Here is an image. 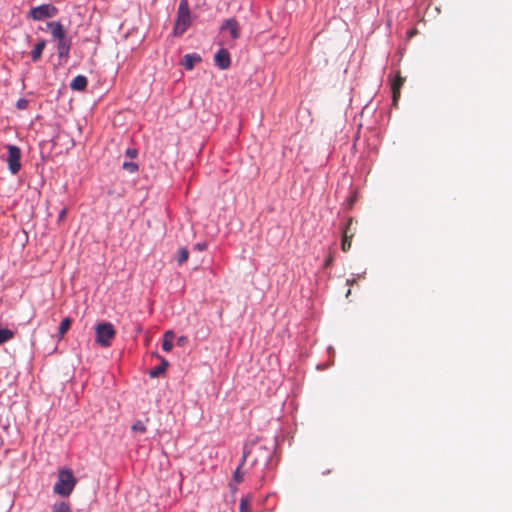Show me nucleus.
Segmentation results:
<instances>
[{
	"label": "nucleus",
	"instance_id": "f257e3e1",
	"mask_svg": "<svg viewBox=\"0 0 512 512\" xmlns=\"http://www.w3.org/2000/svg\"><path fill=\"white\" fill-rule=\"evenodd\" d=\"M77 480L70 469H59L58 479L53 487L55 494L68 497L76 486Z\"/></svg>",
	"mask_w": 512,
	"mask_h": 512
},
{
	"label": "nucleus",
	"instance_id": "f03ea898",
	"mask_svg": "<svg viewBox=\"0 0 512 512\" xmlns=\"http://www.w3.org/2000/svg\"><path fill=\"white\" fill-rule=\"evenodd\" d=\"M47 26L51 30L52 38L57 41V53L60 58H67L71 47L70 40L65 35V30L60 22H49Z\"/></svg>",
	"mask_w": 512,
	"mask_h": 512
},
{
	"label": "nucleus",
	"instance_id": "7ed1b4c3",
	"mask_svg": "<svg viewBox=\"0 0 512 512\" xmlns=\"http://www.w3.org/2000/svg\"><path fill=\"white\" fill-rule=\"evenodd\" d=\"M191 25V12L188 0H181L177 10V18L173 33L175 36L183 35Z\"/></svg>",
	"mask_w": 512,
	"mask_h": 512
},
{
	"label": "nucleus",
	"instance_id": "20e7f679",
	"mask_svg": "<svg viewBox=\"0 0 512 512\" xmlns=\"http://www.w3.org/2000/svg\"><path fill=\"white\" fill-rule=\"evenodd\" d=\"M96 342L102 347H109L111 341L115 338L116 330L112 323L101 322L95 327Z\"/></svg>",
	"mask_w": 512,
	"mask_h": 512
},
{
	"label": "nucleus",
	"instance_id": "39448f33",
	"mask_svg": "<svg viewBox=\"0 0 512 512\" xmlns=\"http://www.w3.org/2000/svg\"><path fill=\"white\" fill-rule=\"evenodd\" d=\"M58 14V9L52 4H43L32 7L29 11V17L35 21L54 17Z\"/></svg>",
	"mask_w": 512,
	"mask_h": 512
},
{
	"label": "nucleus",
	"instance_id": "423d86ee",
	"mask_svg": "<svg viewBox=\"0 0 512 512\" xmlns=\"http://www.w3.org/2000/svg\"><path fill=\"white\" fill-rule=\"evenodd\" d=\"M7 164L9 171L16 175L21 169V150L15 145H8Z\"/></svg>",
	"mask_w": 512,
	"mask_h": 512
},
{
	"label": "nucleus",
	"instance_id": "0eeeda50",
	"mask_svg": "<svg viewBox=\"0 0 512 512\" xmlns=\"http://www.w3.org/2000/svg\"><path fill=\"white\" fill-rule=\"evenodd\" d=\"M355 231L354 221L352 218H349L342 233L341 249L344 252H347L351 248V242L355 235Z\"/></svg>",
	"mask_w": 512,
	"mask_h": 512
},
{
	"label": "nucleus",
	"instance_id": "6e6552de",
	"mask_svg": "<svg viewBox=\"0 0 512 512\" xmlns=\"http://www.w3.org/2000/svg\"><path fill=\"white\" fill-rule=\"evenodd\" d=\"M221 30H228L231 38L234 40L240 37V25L234 18L226 19L221 26Z\"/></svg>",
	"mask_w": 512,
	"mask_h": 512
},
{
	"label": "nucleus",
	"instance_id": "1a4fd4ad",
	"mask_svg": "<svg viewBox=\"0 0 512 512\" xmlns=\"http://www.w3.org/2000/svg\"><path fill=\"white\" fill-rule=\"evenodd\" d=\"M215 65L221 70L228 69L231 65L230 54L226 49H220L214 57Z\"/></svg>",
	"mask_w": 512,
	"mask_h": 512
},
{
	"label": "nucleus",
	"instance_id": "9d476101",
	"mask_svg": "<svg viewBox=\"0 0 512 512\" xmlns=\"http://www.w3.org/2000/svg\"><path fill=\"white\" fill-rule=\"evenodd\" d=\"M404 82H405V78L402 77L400 73H397L392 82V85H391L392 97H393L394 104L397 103V101L400 97V90H401V87L403 86Z\"/></svg>",
	"mask_w": 512,
	"mask_h": 512
},
{
	"label": "nucleus",
	"instance_id": "9b49d317",
	"mask_svg": "<svg viewBox=\"0 0 512 512\" xmlns=\"http://www.w3.org/2000/svg\"><path fill=\"white\" fill-rule=\"evenodd\" d=\"M199 62H201V57L198 54H186L181 60V65L187 70H192Z\"/></svg>",
	"mask_w": 512,
	"mask_h": 512
},
{
	"label": "nucleus",
	"instance_id": "f8f14e48",
	"mask_svg": "<svg viewBox=\"0 0 512 512\" xmlns=\"http://www.w3.org/2000/svg\"><path fill=\"white\" fill-rule=\"evenodd\" d=\"M45 46H46L45 39L38 40V42L35 44L34 48L30 52L31 59L33 62H38L41 59Z\"/></svg>",
	"mask_w": 512,
	"mask_h": 512
},
{
	"label": "nucleus",
	"instance_id": "ddd939ff",
	"mask_svg": "<svg viewBox=\"0 0 512 512\" xmlns=\"http://www.w3.org/2000/svg\"><path fill=\"white\" fill-rule=\"evenodd\" d=\"M88 84V80L83 75L76 76L70 83V88L75 91H83Z\"/></svg>",
	"mask_w": 512,
	"mask_h": 512
},
{
	"label": "nucleus",
	"instance_id": "4468645a",
	"mask_svg": "<svg viewBox=\"0 0 512 512\" xmlns=\"http://www.w3.org/2000/svg\"><path fill=\"white\" fill-rule=\"evenodd\" d=\"M168 366H169V362L166 359L161 358V363L149 371V376L151 378L159 377L161 374H163L166 371Z\"/></svg>",
	"mask_w": 512,
	"mask_h": 512
},
{
	"label": "nucleus",
	"instance_id": "2eb2a0df",
	"mask_svg": "<svg viewBox=\"0 0 512 512\" xmlns=\"http://www.w3.org/2000/svg\"><path fill=\"white\" fill-rule=\"evenodd\" d=\"M174 338V334L172 331H166L164 334L163 342H162V348L164 351L169 352L171 351L173 344L172 340Z\"/></svg>",
	"mask_w": 512,
	"mask_h": 512
},
{
	"label": "nucleus",
	"instance_id": "dca6fc26",
	"mask_svg": "<svg viewBox=\"0 0 512 512\" xmlns=\"http://www.w3.org/2000/svg\"><path fill=\"white\" fill-rule=\"evenodd\" d=\"M71 324H72V320L69 317H66L61 321L59 330H58V336L60 339L63 338L64 335L66 334V332L70 329Z\"/></svg>",
	"mask_w": 512,
	"mask_h": 512
},
{
	"label": "nucleus",
	"instance_id": "f3484780",
	"mask_svg": "<svg viewBox=\"0 0 512 512\" xmlns=\"http://www.w3.org/2000/svg\"><path fill=\"white\" fill-rule=\"evenodd\" d=\"M247 457H248V452L244 451V454H243V457H242V461H241V465L234 472L233 478H234V480L237 483H241L243 481V475L244 474L241 471V466L243 465V463L245 462Z\"/></svg>",
	"mask_w": 512,
	"mask_h": 512
},
{
	"label": "nucleus",
	"instance_id": "a211bd4d",
	"mask_svg": "<svg viewBox=\"0 0 512 512\" xmlns=\"http://www.w3.org/2000/svg\"><path fill=\"white\" fill-rule=\"evenodd\" d=\"M14 337V332L8 328H0V345L11 340Z\"/></svg>",
	"mask_w": 512,
	"mask_h": 512
},
{
	"label": "nucleus",
	"instance_id": "6ab92c4d",
	"mask_svg": "<svg viewBox=\"0 0 512 512\" xmlns=\"http://www.w3.org/2000/svg\"><path fill=\"white\" fill-rule=\"evenodd\" d=\"M53 512H71V507L66 502H59L53 505Z\"/></svg>",
	"mask_w": 512,
	"mask_h": 512
},
{
	"label": "nucleus",
	"instance_id": "aec40b11",
	"mask_svg": "<svg viewBox=\"0 0 512 512\" xmlns=\"http://www.w3.org/2000/svg\"><path fill=\"white\" fill-rule=\"evenodd\" d=\"M189 251L186 248H180L177 254V262L179 265L185 263L188 260Z\"/></svg>",
	"mask_w": 512,
	"mask_h": 512
},
{
	"label": "nucleus",
	"instance_id": "412c9836",
	"mask_svg": "<svg viewBox=\"0 0 512 512\" xmlns=\"http://www.w3.org/2000/svg\"><path fill=\"white\" fill-rule=\"evenodd\" d=\"M132 431L136 433H145L146 432V426L142 421H136L132 425Z\"/></svg>",
	"mask_w": 512,
	"mask_h": 512
},
{
	"label": "nucleus",
	"instance_id": "4be33fe9",
	"mask_svg": "<svg viewBox=\"0 0 512 512\" xmlns=\"http://www.w3.org/2000/svg\"><path fill=\"white\" fill-rule=\"evenodd\" d=\"M123 168L130 173H134L138 170V165L134 162H124Z\"/></svg>",
	"mask_w": 512,
	"mask_h": 512
},
{
	"label": "nucleus",
	"instance_id": "5701e85b",
	"mask_svg": "<svg viewBox=\"0 0 512 512\" xmlns=\"http://www.w3.org/2000/svg\"><path fill=\"white\" fill-rule=\"evenodd\" d=\"M240 512H250V502L247 498H242L240 501Z\"/></svg>",
	"mask_w": 512,
	"mask_h": 512
},
{
	"label": "nucleus",
	"instance_id": "b1692460",
	"mask_svg": "<svg viewBox=\"0 0 512 512\" xmlns=\"http://www.w3.org/2000/svg\"><path fill=\"white\" fill-rule=\"evenodd\" d=\"M207 249V243L206 242H201V243H197L193 246V251H199V252H202V251H205Z\"/></svg>",
	"mask_w": 512,
	"mask_h": 512
},
{
	"label": "nucleus",
	"instance_id": "393cba45",
	"mask_svg": "<svg viewBox=\"0 0 512 512\" xmlns=\"http://www.w3.org/2000/svg\"><path fill=\"white\" fill-rule=\"evenodd\" d=\"M332 263H333V255L330 253L324 261V267L325 268L330 267L332 265Z\"/></svg>",
	"mask_w": 512,
	"mask_h": 512
},
{
	"label": "nucleus",
	"instance_id": "a878e982",
	"mask_svg": "<svg viewBox=\"0 0 512 512\" xmlns=\"http://www.w3.org/2000/svg\"><path fill=\"white\" fill-rule=\"evenodd\" d=\"M66 215H67V209H66V208H63V209L60 211L59 215H58V221H59V222L63 221V220L65 219Z\"/></svg>",
	"mask_w": 512,
	"mask_h": 512
},
{
	"label": "nucleus",
	"instance_id": "bb28decb",
	"mask_svg": "<svg viewBox=\"0 0 512 512\" xmlns=\"http://www.w3.org/2000/svg\"><path fill=\"white\" fill-rule=\"evenodd\" d=\"M126 155L131 157V158H134L137 156V151L135 149H127L126 150Z\"/></svg>",
	"mask_w": 512,
	"mask_h": 512
},
{
	"label": "nucleus",
	"instance_id": "cd10ccee",
	"mask_svg": "<svg viewBox=\"0 0 512 512\" xmlns=\"http://www.w3.org/2000/svg\"><path fill=\"white\" fill-rule=\"evenodd\" d=\"M25 105H26V101L25 100H19L18 103H17L18 108H24Z\"/></svg>",
	"mask_w": 512,
	"mask_h": 512
},
{
	"label": "nucleus",
	"instance_id": "c85d7f7f",
	"mask_svg": "<svg viewBox=\"0 0 512 512\" xmlns=\"http://www.w3.org/2000/svg\"><path fill=\"white\" fill-rule=\"evenodd\" d=\"M179 343H183V339L182 338H179Z\"/></svg>",
	"mask_w": 512,
	"mask_h": 512
},
{
	"label": "nucleus",
	"instance_id": "c756f323",
	"mask_svg": "<svg viewBox=\"0 0 512 512\" xmlns=\"http://www.w3.org/2000/svg\"><path fill=\"white\" fill-rule=\"evenodd\" d=\"M179 343H183V339L182 338H179Z\"/></svg>",
	"mask_w": 512,
	"mask_h": 512
}]
</instances>
